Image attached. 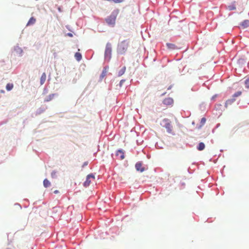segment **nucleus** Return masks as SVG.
I'll list each match as a JSON object with an SVG mask.
<instances>
[{
  "label": "nucleus",
  "instance_id": "nucleus-41",
  "mask_svg": "<svg viewBox=\"0 0 249 249\" xmlns=\"http://www.w3.org/2000/svg\"><path fill=\"white\" fill-rule=\"evenodd\" d=\"M15 205H17V206H18L20 210L22 209V207H21V205H20L19 204L16 203Z\"/></svg>",
  "mask_w": 249,
  "mask_h": 249
},
{
  "label": "nucleus",
  "instance_id": "nucleus-1",
  "mask_svg": "<svg viewBox=\"0 0 249 249\" xmlns=\"http://www.w3.org/2000/svg\"><path fill=\"white\" fill-rule=\"evenodd\" d=\"M129 39H124L118 43L117 46V53L119 55H124L129 45Z\"/></svg>",
  "mask_w": 249,
  "mask_h": 249
},
{
  "label": "nucleus",
  "instance_id": "nucleus-30",
  "mask_svg": "<svg viewBox=\"0 0 249 249\" xmlns=\"http://www.w3.org/2000/svg\"><path fill=\"white\" fill-rule=\"evenodd\" d=\"M206 121V119L205 117H203L201 118L200 124H202V125H204V124H205Z\"/></svg>",
  "mask_w": 249,
  "mask_h": 249
},
{
  "label": "nucleus",
  "instance_id": "nucleus-9",
  "mask_svg": "<svg viewBox=\"0 0 249 249\" xmlns=\"http://www.w3.org/2000/svg\"><path fill=\"white\" fill-rule=\"evenodd\" d=\"M166 47L168 49L173 51L175 50H178L179 48L177 47L175 44L171 43H167L166 44Z\"/></svg>",
  "mask_w": 249,
  "mask_h": 249
},
{
  "label": "nucleus",
  "instance_id": "nucleus-16",
  "mask_svg": "<svg viewBox=\"0 0 249 249\" xmlns=\"http://www.w3.org/2000/svg\"><path fill=\"white\" fill-rule=\"evenodd\" d=\"M36 18L34 17H32L31 18H30L28 20V21L26 24V26H30L31 25L34 24L36 22Z\"/></svg>",
  "mask_w": 249,
  "mask_h": 249
},
{
  "label": "nucleus",
  "instance_id": "nucleus-19",
  "mask_svg": "<svg viewBox=\"0 0 249 249\" xmlns=\"http://www.w3.org/2000/svg\"><path fill=\"white\" fill-rule=\"evenodd\" d=\"M125 70H126V67L125 66L121 68V69L118 71V76L120 77V76L123 75L124 73Z\"/></svg>",
  "mask_w": 249,
  "mask_h": 249
},
{
  "label": "nucleus",
  "instance_id": "nucleus-17",
  "mask_svg": "<svg viewBox=\"0 0 249 249\" xmlns=\"http://www.w3.org/2000/svg\"><path fill=\"white\" fill-rule=\"evenodd\" d=\"M45 109L46 108L44 107H40L36 110V115H39L45 111Z\"/></svg>",
  "mask_w": 249,
  "mask_h": 249
},
{
  "label": "nucleus",
  "instance_id": "nucleus-11",
  "mask_svg": "<svg viewBox=\"0 0 249 249\" xmlns=\"http://www.w3.org/2000/svg\"><path fill=\"white\" fill-rule=\"evenodd\" d=\"M240 25L242 27L243 29L247 28L249 27V20L245 19L240 23Z\"/></svg>",
  "mask_w": 249,
  "mask_h": 249
},
{
  "label": "nucleus",
  "instance_id": "nucleus-38",
  "mask_svg": "<svg viewBox=\"0 0 249 249\" xmlns=\"http://www.w3.org/2000/svg\"><path fill=\"white\" fill-rule=\"evenodd\" d=\"M220 125V124L218 123V124H217L216 125V126L214 128H213L212 130V132L213 133H214V130L215 129H216L218 127H219Z\"/></svg>",
  "mask_w": 249,
  "mask_h": 249
},
{
  "label": "nucleus",
  "instance_id": "nucleus-32",
  "mask_svg": "<svg viewBox=\"0 0 249 249\" xmlns=\"http://www.w3.org/2000/svg\"><path fill=\"white\" fill-rule=\"evenodd\" d=\"M7 122H8L7 120H4L3 121L0 122V126L2 125L3 124H6Z\"/></svg>",
  "mask_w": 249,
  "mask_h": 249
},
{
  "label": "nucleus",
  "instance_id": "nucleus-46",
  "mask_svg": "<svg viewBox=\"0 0 249 249\" xmlns=\"http://www.w3.org/2000/svg\"><path fill=\"white\" fill-rule=\"evenodd\" d=\"M172 88V85H170L168 88H167V90H170L171 89V88Z\"/></svg>",
  "mask_w": 249,
  "mask_h": 249
},
{
  "label": "nucleus",
  "instance_id": "nucleus-53",
  "mask_svg": "<svg viewBox=\"0 0 249 249\" xmlns=\"http://www.w3.org/2000/svg\"><path fill=\"white\" fill-rule=\"evenodd\" d=\"M137 143L139 142V141H138V140H137Z\"/></svg>",
  "mask_w": 249,
  "mask_h": 249
},
{
  "label": "nucleus",
  "instance_id": "nucleus-36",
  "mask_svg": "<svg viewBox=\"0 0 249 249\" xmlns=\"http://www.w3.org/2000/svg\"><path fill=\"white\" fill-rule=\"evenodd\" d=\"M88 163L89 162L88 161H85L82 166V168H84L85 166H87Z\"/></svg>",
  "mask_w": 249,
  "mask_h": 249
},
{
  "label": "nucleus",
  "instance_id": "nucleus-3",
  "mask_svg": "<svg viewBox=\"0 0 249 249\" xmlns=\"http://www.w3.org/2000/svg\"><path fill=\"white\" fill-rule=\"evenodd\" d=\"M112 46L109 42H107L106 46L104 53V59L106 61H109L111 58Z\"/></svg>",
  "mask_w": 249,
  "mask_h": 249
},
{
  "label": "nucleus",
  "instance_id": "nucleus-31",
  "mask_svg": "<svg viewBox=\"0 0 249 249\" xmlns=\"http://www.w3.org/2000/svg\"><path fill=\"white\" fill-rule=\"evenodd\" d=\"M218 96V94H215L213 95L212 97V98H211V101H214V100L215 99V98H216Z\"/></svg>",
  "mask_w": 249,
  "mask_h": 249
},
{
  "label": "nucleus",
  "instance_id": "nucleus-49",
  "mask_svg": "<svg viewBox=\"0 0 249 249\" xmlns=\"http://www.w3.org/2000/svg\"><path fill=\"white\" fill-rule=\"evenodd\" d=\"M248 67L249 68V63H248Z\"/></svg>",
  "mask_w": 249,
  "mask_h": 249
},
{
  "label": "nucleus",
  "instance_id": "nucleus-8",
  "mask_svg": "<svg viewBox=\"0 0 249 249\" xmlns=\"http://www.w3.org/2000/svg\"><path fill=\"white\" fill-rule=\"evenodd\" d=\"M116 156L119 157L120 160H122L124 159V151L122 149H119L116 152Z\"/></svg>",
  "mask_w": 249,
  "mask_h": 249
},
{
  "label": "nucleus",
  "instance_id": "nucleus-23",
  "mask_svg": "<svg viewBox=\"0 0 249 249\" xmlns=\"http://www.w3.org/2000/svg\"><path fill=\"white\" fill-rule=\"evenodd\" d=\"M241 94H242V91H238L236 92L235 93H234L232 95V98L235 99L236 97H237L240 96Z\"/></svg>",
  "mask_w": 249,
  "mask_h": 249
},
{
  "label": "nucleus",
  "instance_id": "nucleus-35",
  "mask_svg": "<svg viewBox=\"0 0 249 249\" xmlns=\"http://www.w3.org/2000/svg\"><path fill=\"white\" fill-rule=\"evenodd\" d=\"M125 81V79H122L119 83V87H122L123 83Z\"/></svg>",
  "mask_w": 249,
  "mask_h": 249
},
{
  "label": "nucleus",
  "instance_id": "nucleus-37",
  "mask_svg": "<svg viewBox=\"0 0 249 249\" xmlns=\"http://www.w3.org/2000/svg\"><path fill=\"white\" fill-rule=\"evenodd\" d=\"M203 125L202 124H197L196 126V128L197 129H200L201 128L202 126Z\"/></svg>",
  "mask_w": 249,
  "mask_h": 249
},
{
  "label": "nucleus",
  "instance_id": "nucleus-12",
  "mask_svg": "<svg viewBox=\"0 0 249 249\" xmlns=\"http://www.w3.org/2000/svg\"><path fill=\"white\" fill-rule=\"evenodd\" d=\"M57 93H52L49 95L48 96H47L45 99H44V102H48L50 101H51L54 96H57Z\"/></svg>",
  "mask_w": 249,
  "mask_h": 249
},
{
  "label": "nucleus",
  "instance_id": "nucleus-50",
  "mask_svg": "<svg viewBox=\"0 0 249 249\" xmlns=\"http://www.w3.org/2000/svg\"><path fill=\"white\" fill-rule=\"evenodd\" d=\"M196 164V163L195 162H194L192 163V165H195Z\"/></svg>",
  "mask_w": 249,
  "mask_h": 249
},
{
  "label": "nucleus",
  "instance_id": "nucleus-25",
  "mask_svg": "<svg viewBox=\"0 0 249 249\" xmlns=\"http://www.w3.org/2000/svg\"><path fill=\"white\" fill-rule=\"evenodd\" d=\"M222 105L221 104H216L215 105V108L216 110H221Z\"/></svg>",
  "mask_w": 249,
  "mask_h": 249
},
{
  "label": "nucleus",
  "instance_id": "nucleus-54",
  "mask_svg": "<svg viewBox=\"0 0 249 249\" xmlns=\"http://www.w3.org/2000/svg\"><path fill=\"white\" fill-rule=\"evenodd\" d=\"M223 150L222 149L220 150L221 152H222Z\"/></svg>",
  "mask_w": 249,
  "mask_h": 249
},
{
  "label": "nucleus",
  "instance_id": "nucleus-51",
  "mask_svg": "<svg viewBox=\"0 0 249 249\" xmlns=\"http://www.w3.org/2000/svg\"><path fill=\"white\" fill-rule=\"evenodd\" d=\"M1 92H4V90H1Z\"/></svg>",
  "mask_w": 249,
  "mask_h": 249
},
{
  "label": "nucleus",
  "instance_id": "nucleus-20",
  "mask_svg": "<svg viewBox=\"0 0 249 249\" xmlns=\"http://www.w3.org/2000/svg\"><path fill=\"white\" fill-rule=\"evenodd\" d=\"M51 185L50 181L47 178H45L43 180V186L45 188H48Z\"/></svg>",
  "mask_w": 249,
  "mask_h": 249
},
{
  "label": "nucleus",
  "instance_id": "nucleus-43",
  "mask_svg": "<svg viewBox=\"0 0 249 249\" xmlns=\"http://www.w3.org/2000/svg\"><path fill=\"white\" fill-rule=\"evenodd\" d=\"M248 83H249V78L245 80V84H247Z\"/></svg>",
  "mask_w": 249,
  "mask_h": 249
},
{
  "label": "nucleus",
  "instance_id": "nucleus-7",
  "mask_svg": "<svg viewBox=\"0 0 249 249\" xmlns=\"http://www.w3.org/2000/svg\"><path fill=\"white\" fill-rule=\"evenodd\" d=\"M162 103L166 106H172L174 103V100L171 97L166 98L163 100Z\"/></svg>",
  "mask_w": 249,
  "mask_h": 249
},
{
  "label": "nucleus",
  "instance_id": "nucleus-40",
  "mask_svg": "<svg viewBox=\"0 0 249 249\" xmlns=\"http://www.w3.org/2000/svg\"><path fill=\"white\" fill-rule=\"evenodd\" d=\"M48 92V89L46 88H44L43 89V94H45Z\"/></svg>",
  "mask_w": 249,
  "mask_h": 249
},
{
  "label": "nucleus",
  "instance_id": "nucleus-18",
  "mask_svg": "<svg viewBox=\"0 0 249 249\" xmlns=\"http://www.w3.org/2000/svg\"><path fill=\"white\" fill-rule=\"evenodd\" d=\"M75 58L77 61H80L82 58V54L80 53L76 52L74 54Z\"/></svg>",
  "mask_w": 249,
  "mask_h": 249
},
{
  "label": "nucleus",
  "instance_id": "nucleus-52",
  "mask_svg": "<svg viewBox=\"0 0 249 249\" xmlns=\"http://www.w3.org/2000/svg\"><path fill=\"white\" fill-rule=\"evenodd\" d=\"M137 143L139 142V141H138V140H137Z\"/></svg>",
  "mask_w": 249,
  "mask_h": 249
},
{
  "label": "nucleus",
  "instance_id": "nucleus-33",
  "mask_svg": "<svg viewBox=\"0 0 249 249\" xmlns=\"http://www.w3.org/2000/svg\"><path fill=\"white\" fill-rule=\"evenodd\" d=\"M124 0H113V2L115 3H121L124 1Z\"/></svg>",
  "mask_w": 249,
  "mask_h": 249
},
{
  "label": "nucleus",
  "instance_id": "nucleus-47",
  "mask_svg": "<svg viewBox=\"0 0 249 249\" xmlns=\"http://www.w3.org/2000/svg\"><path fill=\"white\" fill-rule=\"evenodd\" d=\"M192 124L193 125H195V122H194V121H193V122H192Z\"/></svg>",
  "mask_w": 249,
  "mask_h": 249
},
{
  "label": "nucleus",
  "instance_id": "nucleus-22",
  "mask_svg": "<svg viewBox=\"0 0 249 249\" xmlns=\"http://www.w3.org/2000/svg\"><path fill=\"white\" fill-rule=\"evenodd\" d=\"M13 87H14V85L12 83H9L8 84H7V85L6 86V89L7 91H9L13 89Z\"/></svg>",
  "mask_w": 249,
  "mask_h": 249
},
{
  "label": "nucleus",
  "instance_id": "nucleus-14",
  "mask_svg": "<svg viewBox=\"0 0 249 249\" xmlns=\"http://www.w3.org/2000/svg\"><path fill=\"white\" fill-rule=\"evenodd\" d=\"M236 99L231 98V99L227 100L225 103V107L227 108L228 105H231L235 101Z\"/></svg>",
  "mask_w": 249,
  "mask_h": 249
},
{
  "label": "nucleus",
  "instance_id": "nucleus-15",
  "mask_svg": "<svg viewBox=\"0 0 249 249\" xmlns=\"http://www.w3.org/2000/svg\"><path fill=\"white\" fill-rule=\"evenodd\" d=\"M246 62V60L243 58H240L237 60V64L240 67H242L244 65H245Z\"/></svg>",
  "mask_w": 249,
  "mask_h": 249
},
{
  "label": "nucleus",
  "instance_id": "nucleus-48",
  "mask_svg": "<svg viewBox=\"0 0 249 249\" xmlns=\"http://www.w3.org/2000/svg\"><path fill=\"white\" fill-rule=\"evenodd\" d=\"M58 9V11H61V10H60V7H59Z\"/></svg>",
  "mask_w": 249,
  "mask_h": 249
},
{
  "label": "nucleus",
  "instance_id": "nucleus-29",
  "mask_svg": "<svg viewBox=\"0 0 249 249\" xmlns=\"http://www.w3.org/2000/svg\"><path fill=\"white\" fill-rule=\"evenodd\" d=\"M56 172L54 170L51 173V177L52 178H56L57 177L56 176Z\"/></svg>",
  "mask_w": 249,
  "mask_h": 249
},
{
  "label": "nucleus",
  "instance_id": "nucleus-13",
  "mask_svg": "<svg viewBox=\"0 0 249 249\" xmlns=\"http://www.w3.org/2000/svg\"><path fill=\"white\" fill-rule=\"evenodd\" d=\"M205 144L203 142H200L196 146V149L198 151H202L205 149Z\"/></svg>",
  "mask_w": 249,
  "mask_h": 249
},
{
  "label": "nucleus",
  "instance_id": "nucleus-45",
  "mask_svg": "<svg viewBox=\"0 0 249 249\" xmlns=\"http://www.w3.org/2000/svg\"><path fill=\"white\" fill-rule=\"evenodd\" d=\"M59 193V191H58V190H55V191L53 192V193H54V194H57V193Z\"/></svg>",
  "mask_w": 249,
  "mask_h": 249
},
{
  "label": "nucleus",
  "instance_id": "nucleus-10",
  "mask_svg": "<svg viewBox=\"0 0 249 249\" xmlns=\"http://www.w3.org/2000/svg\"><path fill=\"white\" fill-rule=\"evenodd\" d=\"M14 51L16 52V53L19 56H22L23 55V50L21 48L19 47L18 46H16L14 48Z\"/></svg>",
  "mask_w": 249,
  "mask_h": 249
},
{
  "label": "nucleus",
  "instance_id": "nucleus-44",
  "mask_svg": "<svg viewBox=\"0 0 249 249\" xmlns=\"http://www.w3.org/2000/svg\"><path fill=\"white\" fill-rule=\"evenodd\" d=\"M108 69V67L107 66H106L104 68V69L103 70H105V71H107V70Z\"/></svg>",
  "mask_w": 249,
  "mask_h": 249
},
{
  "label": "nucleus",
  "instance_id": "nucleus-26",
  "mask_svg": "<svg viewBox=\"0 0 249 249\" xmlns=\"http://www.w3.org/2000/svg\"><path fill=\"white\" fill-rule=\"evenodd\" d=\"M155 147L157 149H163V148L162 144H159L158 142H156L155 143Z\"/></svg>",
  "mask_w": 249,
  "mask_h": 249
},
{
  "label": "nucleus",
  "instance_id": "nucleus-27",
  "mask_svg": "<svg viewBox=\"0 0 249 249\" xmlns=\"http://www.w3.org/2000/svg\"><path fill=\"white\" fill-rule=\"evenodd\" d=\"M228 9L229 10H231V11L233 10L236 9V6H235L234 4H231L228 6Z\"/></svg>",
  "mask_w": 249,
  "mask_h": 249
},
{
  "label": "nucleus",
  "instance_id": "nucleus-21",
  "mask_svg": "<svg viewBox=\"0 0 249 249\" xmlns=\"http://www.w3.org/2000/svg\"><path fill=\"white\" fill-rule=\"evenodd\" d=\"M46 78V75L45 72L43 73L40 78V84L42 85L44 83Z\"/></svg>",
  "mask_w": 249,
  "mask_h": 249
},
{
  "label": "nucleus",
  "instance_id": "nucleus-4",
  "mask_svg": "<svg viewBox=\"0 0 249 249\" xmlns=\"http://www.w3.org/2000/svg\"><path fill=\"white\" fill-rule=\"evenodd\" d=\"M161 125L166 129L167 132L169 134H174L172 133V125L170 120L167 118H164L161 123Z\"/></svg>",
  "mask_w": 249,
  "mask_h": 249
},
{
  "label": "nucleus",
  "instance_id": "nucleus-34",
  "mask_svg": "<svg viewBox=\"0 0 249 249\" xmlns=\"http://www.w3.org/2000/svg\"><path fill=\"white\" fill-rule=\"evenodd\" d=\"M194 169H191L190 167H189L188 169V172L190 174H193L194 172Z\"/></svg>",
  "mask_w": 249,
  "mask_h": 249
},
{
  "label": "nucleus",
  "instance_id": "nucleus-42",
  "mask_svg": "<svg viewBox=\"0 0 249 249\" xmlns=\"http://www.w3.org/2000/svg\"><path fill=\"white\" fill-rule=\"evenodd\" d=\"M66 28H67L68 30H69V31H71V29H70V26H69V25H66Z\"/></svg>",
  "mask_w": 249,
  "mask_h": 249
},
{
  "label": "nucleus",
  "instance_id": "nucleus-24",
  "mask_svg": "<svg viewBox=\"0 0 249 249\" xmlns=\"http://www.w3.org/2000/svg\"><path fill=\"white\" fill-rule=\"evenodd\" d=\"M179 187L180 190H182L185 187V183L184 182H180L179 184Z\"/></svg>",
  "mask_w": 249,
  "mask_h": 249
},
{
  "label": "nucleus",
  "instance_id": "nucleus-28",
  "mask_svg": "<svg viewBox=\"0 0 249 249\" xmlns=\"http://www.w3.org/2000/svg\"><path fill=\"white\" fill-rule=\"evenodd\" d=\"M107 71H105V70H103L100 76V78L102 79L103 78H104L105 75H106Z\"/></svg>",
  "mask_w": 249,
  "mask_h": 249
},
{
  "label": "nucleus",
  "instance_id": "nucleus-5",
  "mask_svg": "<svg viewBox=\"0 0 249 249\" xmlns=\"http://www.w3.org/2000/svg\"><path fill=\"white\" fill-rule=\"evenodd\" d=\"M95 173H90L87 176L86 180L83 184L84 187L87 188L89 186L91 182L90 178L95 179Z\"/></svg>",
  "mask_w": 249,
  "mask_h": 249
},
{
  "label": "nucleus",
  "instance_id": "nucleus-2",
  "mask_svg": "<svg viewBox=\"0 0 249 249\" xmlns=\"http://www.w3.org/2000/svg\"><path fill=\"white\" fill-rule=\"evenodd\" d=\"M119 13V9H115L111 13L110 15L105 19L106 22L109 26L114 27L115 25L116 18Z\"/></svg>",
  "mask_w": 249,
  "mask_h": 249
},
{
  "label": "nucleus",
  "instance_id": "nucleus-6",
  "mask_svg": "<svg viewBox=\"0 0 249 249\" xmlns=\"http://www.w3.org/2000/svg\"><path fill=\"white\" fill-rule=\"evenodd\" d=\"M142 161H138L135 164V168L137 171L142 173L145 170V168L142 166Z\"/></svg>",
  "mask_w": 249,
  "mask_h": 249
},
{
  "label": "nucleus",
  "instance_id": "nucleus-39",
  "mask_svg": "<svg viewBox=\"0 0 249 249\" xmlns=\"http://www.w3.org/2000/svg\"><path fill=\"white\" fill-rule=\"evenodd\" d=\"M66 36H69V37H73V34H72V33H68L66 34Z\"/></svg>",
  "mask_w": 249,
  "mask_h": 249
}]
</instances>
